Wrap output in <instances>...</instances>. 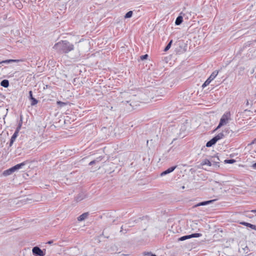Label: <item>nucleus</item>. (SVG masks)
Listing matches in <instances>:
<instances>
[{
  "label": "nucleus",
  "mask_w": 256,
  "mask_h": 256,
  "mask_svg": "<svg viewBox=\"0 0 256 256\" xmlns=\"http://www.w3.org/2000/svg\"><path fill=\"white\" fill-rule=\"evenodd\" d=\"M52 48L59 54H66L74 50V45L68 40H60L54 44Z\"/></svg>",
  "instance_id": "f257e3e1"
},
{
  "label": "nucleus",
  "mask_w": 256,
  "mask_h": 256,
  "mask_svg": "<svg viewBox=\"0 0 256 256\" xmlns=\"http://www.w3.org/2000/svg\"><path fill=\"white\" fill-rule=\"evenodd\" d=\"M142 94L140 93L138 96H134L133 98L129 101H126V102H130V105L132 107L136 106L139 104V102H144L146 100V98H142Z\"/></svg>",
  "instance_id": "f03ea898"
},
{
  "label": "nucleus",
  "mask_w": 256,
  "mask_h": 256,
  "mask_svg": "<svg viewBox=\"0 0 256 256\" xmlns=\"http://www.w3.org/2000/svg\"><path fill=\"white\" fill-rule=\"evenodd\" d=\"M26 164V162H24L20 164H17L14 166L6 170L4 172L3 174L5 176H7L12 174L14 172L22 168Z\"/></svg>",
  "instance_id": "7ed1b4c3"
},
{
  "label": "nucleus",
  "mask_w": 256,
  "mask_h": 256,
  "mask_svg": "<svg viewBox=\"0 0 256 256\" xmlns=\"http://www.w3.org/2000/svg\"><path fill=\"white\" fill-rule=\"evenodd\" d=\"M228 116H229V114L226 113V114H224L222 116V117L220 119V121L218 124V126L216 127V130H218V129L220 128L222 126L226 124V123L228 122Z\"/></svg>",
  "instance_id": "20e7f679"
},
{
  "label": "nucleus",
  "mask_w": 256,
  "mask_h": 256,
  "mask_svg": "<svg viewBox=\"0 0 256 256\" xmlns=\"http://www.w3.org/2000/svg\"><path fill=\"white\" fill-rule=\"evenodd\" d=\"M218 74V71H214L212 72L209 78L205 81V82L203 84L202 87L204 88L208 86L210 82Z\"/></svg>",
  "instance_id": "39448f33"
},
{
  "label": "nucleus",
  "mask_w": 256,
  "mask_h": 256,
  "mask_svg": "<svg viewBox=\"0 0 256 256\" xmlns=\"http://www.w3.org/2000/svg\"><path fill=\"white\" fill-rule=\"evenodd\" d=\"M202 236V234L200 233H194L190 235H186L182 236L178 238L179 241H184L186 240L189 238H198Z\"/></svg>",
  "instance_id": "423d86ee"
},
{
  "label": "nucleus",
  "mask_w": 256,
  "mask_h": 256,
  "mask_svg": "<svg viewBox=\"0 0 256 256\" xmlns=\"http://www.w3.org/2000/svg\"><path fill=\"white\" fill-rule=\"evenodd\" d=\"M34 255L36 256H44V254L43 251L38 246H34L32 250Z\"/></svg>",
  "instance_id": "0eeeda50"
},
{
  "label": "nucleus",
  "mask_w": 256,
  "mask_h": 256,
  "mask_svg": "<svg viewBox=\"0 0 256 256\" xmlns=\"http://www.w3.org/2000/svg\"><path fill=\"white\" fill-rule=\"evenodd\" d=\"M214 201H215V200L202 202L197 204H195L193 206V208H196V207L200 206H203L209 204H212Z\"/></svg>",
  "instance_id": "6e6552de"
},
{
  "label": "nucleus",
  "mask_w": 256,
  "mask_h": 256,
  "mask_svg": "<svg viewBox=\"0 0 256 256\" xmlns=\"http://www.w3.org/2000/svg\"><path fill=\"white\" fill-rule=\"evenodd\" d=\"M29 98L31 100V106H34L38 103V100L33 97L32 92V90L29 92Z\"/></svg>",
  "instance_id": "1a4fd4ad"
},
{
  "label": "nucleus",
  "mask_w": 256,
  "mask_h": 256,
  "mask_svg": "<svg viewBox=\"0 0 256 256\" xmlns=\"http://www.w3.org/2000/svg\"><path fill=\"white\" fill-rule=\"evenodd\" d=\"M176 168V166H172L168 168L166 170L162 172L160 176H164L165 175H166L172 172Z\"/></svg>",
  "instance_id": "9d476101"
},
{
  "label": "nucleus",
  "mask_w": 256,
  "mask_h": 256,
  "mask_svg": "<svg viewBox=\"0 0 256 256\" xmlns=\"http://www.w3.org/2000/svg\"><path fill=\"white\" fill-rule=\"evenodd\" d=\"M19 131L16 130L14 134L11 137L10 144H9V146L10 147L12 146V144H14V142L16 140V138H17L18 134Z\"/></svg>",
  "instance_id": "9b49d317"
},
{
  "label": "nucleus",
  "mask_w": 256,
  "mask_h": 256,
  "mask_svg": "<svg viewBox=\"0 0 256 256\" xmlns=\"http://www.w3.org/2000/svg\"><path fill=\"white\" fill-rule=\"evenodd\" d=\"M211 162H212V166L219 167V162H220V158L218 156H214L212 157V159L211 160Z\"/></svg>",
  "instance_id": "f8f14e48"
},
{
  "label": "nucleus",
  "mask_w": 256,
  "mask_h": 256,
  "mask_svg": "<svg viewBox=\"0 0 256 256\" xmlns=\"http://www.w3.org/2000/svg\"><path fill=\"white\" fill-rule=\"evenodd\" d=\"M86 197V195L84 192H80L76 197V200L77 202H80L83 200Z\"/></svg>",
  "instance_id": "ddd939ff"
},
{
  "label": "nucleus",
  "mask_w": 256,
  "mask_h": 256,
  "mask_svg": "<svg viewBox=\"0 0 256 256\" xmlns=\"http://www.w3.org/2000/svg\"><path fill=\"white\" fill-rule=\"evenodd\" d=\"M218 142V140H216V138H214V136L210 140L208 141L206 144V147H210L212 146L213 145L215 144L216 142Z\"/></svg>",
  "instance_id": "4468645a"
},
{
  "label": "nucleus",
  "mask_w": 256,
  "mask_h": 256,
  "mask_svg": "<svg viewBox=\"0 0 256 256\" xmlns=\"http://www.w3.org/2000/svg\"><path fill=\"white\" fill-rule=\"evenodd\" d=\"M182 13L181 12L180 14V15L179 16H178L177 17V18H176V20L175 21V24L176 25H177V26H178V25H180L182 21H183V18H182V16H181V14H182Z\"/></svg>",
  "instance_id": "2eb2a0df"
},
{
  "label": "nucleus",
  "mask_w": 256,
  "mask_h": 256,
  "mask_svg": "<svg viewBox=\"0 0 256 256\" xmlns=\"http://www.w3.org/2000/svg\"><path fill=\"white\" fill-rule=\"evenodd\" d=\"M240 224L242 225H244L245 226H246L248 227H249L251 228L252 229L254 230H256V226L254 224H251L246 222H240Z\"/></svg>",
  "instance_id": "dca6fc26"
},
{
  "label": "nucleus",
  "mask_w": 256,
  "mask_h": 256,
  "mask_svg": "<svg viewBox=\"0 0 256 256\" xmlns=\"http://www.w3.org/2000/svg\"><path fill=\"white\" fill-rule=\"evenodd\" d=\"M88 212L84 213L80 215L78 218V221L84 220L88 217Z\"/></svg>",
  "instance_id": "f3484780"
},
{
  "label": "nucleus",
  "mask_w": 256,
  "mask_h": 256,
  "mask_svg": "<svg viewBox=\"0 0 256 256\" xmlns=\"http://www.w3.org/2000/svg\"><path fill=\"white\" fill-rule=\"evenodd\" d=\"M0 85L5 88H7L9 86V81L7 80H4L1 82Z\"/></svg>",
  "instance_id": "a211bd4d"
},
{
  "label": "nucleus",
  "mask_w": 256,
  "mask_h": 256,
  "mask_svg": "<svg viewBox=\"0 0 256 256\" xmlns=\"http://www.w3.org/2000/svg\"><path fill=\"white\" fill-rule=\"evenodd\" d=\"M20 60H2V62H0V64H10L12 62H18Z\"/></svg>",
  "instance_id": "6ab92c4d"
},
{
  "label": "nucleus",
  "mask_w": 256,
  "mask_h": 256,
  "mask_svg": "<svg viewBox=\"0 0 256 256\" xmlns=\"http://www.w3.org/2000/svg\"><path fill=\"white\" fill-rule=\"evenodd\" d=\"M22 119H23L22 116L20 115V120L19 121L16 130L20 132V130L21 128H22Z\"/></svg>",
  "instance_id": "aec40b11"
},
{
  "label": "nucleus",
  "mask_w": 256,
  "mask_h": 256,
  "mask_svg": "<svg viewBox=\"0 0 256 256\" xmlns=\"http://www.w3.org/2000/svg\"><path fill=\"white\" fill-rule=\"evenodd\" d=\"M202 165H208V166H212V162L208 159L204 160L202 162Z\"/></svg>",
  "instance_id": "412c9836"
},
{
  "label": "nucleus",
  "mask_w": 256,
  "mask_h": 256,
  "mask_svg": "<svg viewBox=\"0 0 256 256\" xmlns=\"http://www.w3.org/2000/svg\"><path fill=\"white\" fill-rule=\"evenodd\" d=\"M224 137V135L223 132H220L214 136L216 140L218 141L222 139Z\"/></svg>",
  "instance_id": "4be33fe9"
},
{
  "label": "nucleus",
  "mask_w": 256,
  "mask_h": 256,
  "mask_svg": "<svg viewBox=\"0 0 256 256\" xmlns=\"http://www.w3.org/2000/svg\"><path fill=\"white\" fill-rule=\"evenodd\" d=\"M172 40L169 42L168 43L167 46L165 47V48L164 49V52L168 51L170 48L171 47V46L172 44Z\"/></svg>",
  "instance_id": "5701e85b"
},
{
  "label": "nucleus",
  "mask_w": 256,
  "mask_h": 256,
  "mask_svg": "<svg viewBox=\"0 0 256 256\" xmlns=\"http://www.w3.org/2000/svg\"><path fill=\"white\" fill-rule=\"evenodd\" d=\"M133 12L132 10L128 12L124 16L125 18H130L132 16Z\"/></svg>",
  "instance_id": "b1692460"
},
{
  "label": "nucleus",
  "mask_w": 256,
  "mask_h": 256,
  "mask_svg": "<svg viewBox=\"0 0 256 256\" xmlns=\"http://www.w3.org/2000/svg\"><path fill=\"white\" fill-rule=\"evenodd\" d=\"M236 162V160L234 159H228V160H225L224 161V162L225 164H232Z\"/></svg>",
  "instance_id": "393cba45"
},
{
  "label": "nucleus",
  "mask_w": 256,
  "mask_h": 256,
  "mask_svg": "<svg viewBox=\"0 0 256 256\" xmlns=\"http://www.w3.org/2000/svg\"><path fill=\"white\" fill-rule=\"evenodd\" d=\"M104 158V156H100L96 158V159L94 160L96 164V163H98V162H100V161H102Z\"/></svg>",
  "instance_id": "a878e982"
},
{
  "label": "nucleus",
  "mask_w": 256,
  "mask_h": 256,
  "mask_svg": "<svg viewBox=\"0 0 256 256\" xmlns=\"http://www.w3.org/2000/svg\"><path fill=\"white\" fill-rule=\"evenodd\" d=\"M148 58V55L147 54L141 56H140V60H142L147 59Z\"/></svg>",
  "instance_id": "bb28decb"
},
{
  "label": "nucleus",
  "mask_w": 256,
  "mask_h": 256,
  "mask_svg": "<svg viewBox=\"0 0 256 256\" xmlns=\"http://www.w3.org/2000/svg\"><path fill=\"white\" fill-rule=\"evenodd\" d=\"M144 255H148V256H156V254H152V252H144Z\"/></svg>",
  "instance_id": "cd10ccee"
},
{
  "label": "nucleus",
  "mask_w": 256,
  "mask_h": 256,
  "mask_svg": "<svg viewBox=\"0 0 256 256\" xmlns=\"http://www.w3.org/2000/svg\"><path fill=\"white\" fill-rule=\"evenodd\" d=\"M57 104L60 105V106H65L66 104V103L64 102H60V101H58L57 102Z\"/></svg>",
  "instance_id": "c85d7f7f"
},
{
  "label": "nucleus",
  "mask_w": 256,
  "mask_h": 256,
  "mask_svg": "<svg viewBox=\"0 0 256 256\" xmlns=\"http://www.w3.org/2000/svg\"><path fill=\"white\" fill-rule=\"evenodd\" d=\"M96 164V162H95L94 160H93L91 161V162L89 163L88 165H89V166H92V165H93V164Z\"/></svg>",
  "instance_id": "c756f323"
},
{
  "label": "nucleus",
  "mask_w": 256,
  "mask_h": 256,
  "mask_svg": "<svg viewBox=\"0 0 256 256\" xmlns=\"http://www.w3.org/2000/svg\"><path fill=\"white\" fill-rule=\"evenodd\" d=\"M256 143V138H255L250 144V145L253 144H254Z\"/></svg>",
  "instance_id": "7c9ffc66"
},
{
  "label": "nucleus",
  "mask_w": 256,
  "mask_h": 256,
  "mask_svg": "<svg viewBox=\"0 0 256 256\" xmlns=\"http://www.w3.org/2000/svg\"><path fill=\"white\" fill-rule=\"evenodd\" d=\"M252 167L253 168L256 169V162L252 164Z\"/></svg>",
  "instance_id": "2f4dec72"
},
{
  "label": "nucleus",
  "mask_w": 256,
  "mask_h": 256,
  "mask_svg": "<svg viewBox=\"0 0 256 256\" xmlns=\"http://www.w3.org/2000/svg\"><path fill=\"white\" fill-rule=\"evenodd\" d=\"M52 243H53V240H50L47 242V244H52Z\"/></svg>",
  "instance_id": "473e14b6"
},
{
  "label": "nucleus",
  "mask_w": 256,
  "mask_h": 256,
  "mask_svg": "<svg viewBox=\"0 0 256 256\" xmlns=\"http://www.w3.org/2000/svg\"><path fill=\"white\" fill-rule=\"evenodd\" d=\"M251 212H252V213H256V210H252Z\"/></svg>",
  "instance_id": "72a5a7b5"
},
{
  "label": "nucleus",
  "mask_w": 256,
  "mask_h": 256,
  "mask_svg": "<svg viewBox=\"0 0 256 256\" xmlns=\"http://www.w3.org/2000/svg\"><path fill=\"white\" fill-rule=\"evenodd\" d=\"M248 104H249V102H248V100H246V105L248 106Z\"/></svg>",
  "instance_id": "f704fd0d"
},
{
  "label": "nucleus",
  "mask_w": 256,
  "mask_h": 256,
  "mask_svg": "<svg viewBox=\"0 0 256 256\" xmlns=\"http://www.w3.org/2000/svg\"><path fill=\"white\" fill-rule=\"evenodd\" d=\"M122 230H123V226H122L121 227V230H120V232H122Z\"/></svg>",
  "instance_id": "c9c22d12"
},
{
  "label": "nucleus",
  "mask_w": 256,
  "mask_h": 256,
  "mask_svg": "<svg viewBox=\"0 0 256 256\" xmlns=\"http://www.w3.org/2000/svg\"><path fill=\"white\" fill-rule=\"evenodd\" d=\"M255 112H256V111H255Z\"/></svg>",
  "instance_id": "e433bc0d"
}]
</instances>
